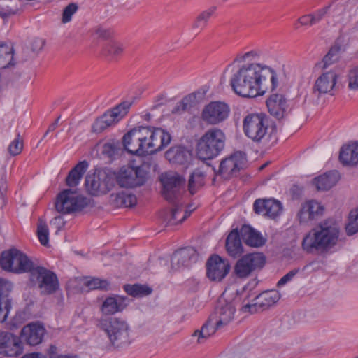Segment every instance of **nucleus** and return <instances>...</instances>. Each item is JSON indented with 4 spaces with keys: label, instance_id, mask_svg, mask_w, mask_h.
I'll return each mask as SVG.
<instances>
[{
    "label": "nucleus",
    "instance_id": "nucleus-1",
    "mask_svg": "<svg viewBox=\"0 0 358 358\" xmlns=\"http://www.w3.org/2000/svg\"><path fill=\"white\" fill-rule=\"evenodd\" d=\"M230 85L238 96L253 98L278 85L277 74L271 67L251 62L241 65L231 76Z\"/></svg>",
    "mask_w": 358,
    "mask_h": 358
},
{
    "label": "nucleus",
    "instance_id": "nucleus-2",
    "mask_svg": "<svg viewBox=\"0 0 358 358\" xmlns=\"http://www.w3.org/2000/svg\"><path fill=\"white\" fill-rule=\"evenodd\" d=\"M163 195L172 204L169 211H164L162 215L166 226L182 223L190 215L185 209L182 194L184 192L185 180L176 173H167L162 178Z\"/></svg>",
    "mask_w": 358,
    "mask_h": 358
},
{
    "label": "nucleus",
    "instance_id": "nucleus-3",
    "mask_svg": "<svg viewBox=\"0 0 358 358\" xmlns=\"http://www.w3.org/2000/svg\"><path fill=\"white\" fill-rule=\"evenodd\" d=\"M339 234V228L334 222H321L303 237L302 248L308 253L327 252L337 244Z\"/></svg>",
    "mask_w": 358,
    "mask_h": 358
},
{
    "label": "nucleus",
    "instance_id": "nucleus-4",
    "mask_svg": "<svg viewBox=\"0 0 358 358\" xmlns=\"http://www.w3.org/2000/svg\"><path fill=\"white\" fill-rule=\"evenodd\" d=\"M96 327L106 334L113 346L122 347L130 343L129 327L127 322L121 318L101 316L96 321Z\"/></svg>",
    "mask_w": 358,
    "mask_h": 358
},
{
    "label": "nucleus",
    "instance_id": "nucleus-5",
    "mask_svg": "<svg viewBox=\"0 0 358 358\" xmlns=\"http://www.w3.org/2000/svg\"><path fill=\"white\" fill-rule=\"evenodd\" d=\"M225 135L217 128L208 129L199 140L196 145V154L203 159H211L217 156L224 149Z\"/></svg>",
    "mask_w": 358,
    "mask_h": 358
},
{
    "label": "nucleus",
    "instance_id": "nucleus-6",
    "mask_svg": "<svg viewBox=\"0 0 358 358\" xmlns=\"http://www.w3.org/2000/svg\"><path fill=\"white\" fill-rule=\"evenodd\" d=\"M245 135L255 143H262L269 139L271 129L268 117L263 113L247 115L243 121Z\"/></svg>",
    "mask_w": 358,
    "mask_h": 358
},
{
    "label": "nucleus",
    "instance_id": "nucleus-7",
    "mask_svg": "<svg viewBox=\"0 0 358 358\" xmlns=\"http://www.w3.org/2000/svg\"><path fill=\"white\" fill-rule=\"evenodd\" d=\"M29 273L30 282L39 289L41 295H51L59 289L58 278L53 271L34 264Z\"/></svg>",
    "mask_w": 358,
    "mask_h": 358
},
{
    "label": "nucleus",
    "instance_id": "nucleus-8",
    "mask_svg": "<svg viewBox=\"0 0 358 358\" xmlns=\"http://www.w3.org/2000/svg\"><path fill=\"white\" fill-rule=\"evenodd\" d=\"M34 262L23 252L15 248L3 251L0 259L2 269L15 273H29Z\"/></svg>",
    "mask_w": 358,
    "mask_h": 358
},
{
    "label": "nucleus",
    "instance_id": "nucleus-9",
    "mask_svg": "<svg viewBox=\"0 0 358 358\" xmlns=\"http://www.w3.org/2000/svg\"><path fill=\"white\" fill-rule=\"evenodd\" d=\"M148 169L149 167L146 164H142L137 167L123 166L115 177V181L121 187H140L144 185L148 179Z\"/></svg>",
    "mask_w": 358,
    "mask_h": 358
},
{
    "label": "nucleus",
    "instance_id": "nucleus-10",
    "mask_svg": "<svg viewBox=\"0 0 358 358\" xmlns=\"http://www.w3.org/2000/svg\"><path fill=\"white\" fill-rule=\"evenodd\" d=\"M115 175L103 169H96L85 178L87 190L94 196L107 194L115 186Z\"/></svg>",
    "mask_w": 358,
    "mask_h": 358
},
{
    "label": "nucleus",
    "instance_id": "nucleus-11",
    "mask_svg": "<svg viewBox=\"0 0 358 358\" xmlns=\"http://www.w3.org/2000/svg\"><path fill=\"white\" fill-rule=\"evenodd\" d=\"M266 264V257L262 252H252L242 256L236 263L234 272L238 278H246L261 270Z\"/></svg>",
    "mask_w": 358,
    "mask_h": 358
},
{
    "label": "nucleus",
    "instance_id": "nucleus-12",
    "mask_svg": "<svg viewBox=\"0 0 358 358\" xmlns=\"http://www.w3.org/2000/svg\"><path fill=\"white\" fill-rule=\"evenodd\" d=\"M89 202L86 197L77 194L71 189H65L58 194L55 208L59 213L68 214L83 210L88 206Z\"/></svg>",
    "mask_w": 358,
    "mask_h": 358
},
{
    "label": "nucleus",
    "instance_id": "nucleus-13",
    "mask_svg": "<svg viewBox=\"0 0 358 358\" xmlns=\"http://www.w3.org/2000/svg\"><path fill=\"white\" fill-rule=\"evenodd\" d=\"M236 308L234 302L227 300L222 294L217 300L213 313L210 315V321H215L217 329L229 325L234 321Z\"/></svg>",
    "mask_w": 358,
    "mask_h": 358
},
{
    "label": "nucleus",
    "instance_id": "nucleus-14",
    "mask_svg": "<svg viewBox=\"0 0 358 358\" xmlns=\"http://www.w3.org/2000/svg\"><path fill=\"white\" fill-rule=\"evenodd\" d=\"M229 106L222 101H212L202 110V120L210 124H217L224 121L229 115Z\"/></svg>",
    "mask_w": 358,
    "mask_h": 358
},
{
    "label": "nucleus",
    "instance_id": "nucleus-15",
    "mask_svg": "<svg viewBox=\"0 0 358 358\" xmlns=\"http://www.w3.org/2000/svg\"><path fill=\"white\" fill-rule=\"evenodd\" d=\"M145 127L134 128L124 135L122 143L124 149L131 154L145 156L141 141L146 138Z\"/></svg>",
    "mask_w": 358,
    "mask_h": 358
},
{
    "label": "nucleus",
    "instance_id": "nucleus-16",
    "mask_svg": "<svg viewBox=\"0 0 358 358\" xmlns=\"http://www.w3.org/2000/svg\"><path fill=\"white\" fill-rule=\"evenodd\" d=\"M245 164V155L241 152H234L221 161L217 174L224 179H228L236 176Z\"/></svg>",
    "mask_w": 358,
    "mask_h": 358
},
{
    "label": "nucleus",
    "instance_id": "nucleus-17",
    "mask_svg": "<svg viewBox=\"0 0 358 358\" xmlns=\"http://www.w3.org/2000/svg\"><path fill=\"white\" fill-rule=\"evenodd\" d=\"M206 274L213 281H221L230 270L229 264L220 256L214 255L206 262Z\"/></svg>",
    "mask_w": 358,
    "mask_h": 358
},
{
    "label": "nucleus",
    "instance_id": "nucleus-18",
    "mask_svg": "<svg viewBox=\"0 0 358 358\" xmlns=\"http://www.w3.org/2000/svg\"><path fill=\"white\" fill-rule=\"evenodd\" d=\"M23 349L18 337L10 332H0V355L7 357H17L22 353Z\"/></svg>",
    "mask_w": 358,
    "mask_h": 358
},
{
    "label": "nucleus",
    "instance_id": "nucleus-19",
    "mask_svg": "<svg viewBox=\"0 0 358 358\" xmlns=\"http://www.w3.org/2000/svg\"><path fill=\"white\" fill-rule=\"evenodd\" d=\"M280 298V294L276 290L265 291L257 296L252 304L245 305L244 308L248 309L250 313L264 310L276 303Z\"/></svg>",
    "mask_w": 358,
    "mask_h": 358
},
{
    "label": "nucleus",
    "instance_id": "nucleus-20",
    "mask_svg": "<svg viewBox=\"0 0 358 358\" xmlns=\"http://www.w3.org/2000/svg\"><path fill=\"white\" fill-rule=\"evenodd\" d=\"M147 136L151 138L148 148L153 150V154L162 150L167 146L171 140L169 133L161 128H151L145 127Z\"/></svg>",
    "mask_w": 358,
    "mask_h": 358
},
{
    "label": "nucleus",
    "instance_id": "nucleus-21",
    "mask_svg": "<svg viewBox=\"0 0 358 358\" xmlns=\"http://www.w3.org/2000/svg\"><path fill=\"white\" fill-rule=\"evenodd\" d=\"M198 255L193 248H185L176 251L171 257V268L177 271L189 266L197 260Z\"/></svg>",
    "mask_w": 358,
    "mask_h": 358
},
{
    "label": "nucleus",
    "instance_id": "nucleus-22",
    "mask_svg": "<svg viewBox=\"0 0 358 358\" xmlns=\"http://www.w3.org/2000/svg\"><path fill=\"white\" fill-rule=\"evenodd\" d=\"M338 76L334 71L323 73L315 81L312 95L317 99L320 94H327L333 90L336 83Z\"/></svg>",
    "mask_w": 358,
    "mask_h": 358
},
{
    "label": "nucleus",
    "instance_id": "nucleus-23",
    "mask_svg": "<svg viewBox=\"0 0 358 358\" xmlns=\"http://www.w3.org/2000/svg\"><path fill=\"white\" fill-rule=\"evenodd\" d=\"M45 329L43 325L38 323H31L24 326L21 331V339L27 345L35 346L40 344Z\"/></svg>",
    "mask_w": 358,
    "mask_h": 358
},
{
    "label": "nucleus",
    "instance_id": "nucleus-24",
    "mask_svg": "<svg viewBox=\"0 0 358 358\" xmlns=\"http://www.w3.org/2000/svg\"><path fill=\"white\" fill-rule=\"evenodd\" d=\"M266 106L270 114L279 120L285 117L290 112L289 104L282 94L271 95L266 100Z\"/></svg>",
    "mask_w": 358,
    "mask_h": 358
},
{
    "label": "nucleus",
    "instance_id": "nucleus-25",
    "mask_svg": "<svg viewBox=\"0 0 358 358\" xmlns=\"http://www.w3.org/2000/svg\"><path fill=\"white\" fill-rule=\"evenodd\" d=\"M253 209L257 214L274 218L280 213L282 206L275 199H258L254 202Z\"/></svg>",
    "mask_w": 358,
    "mask_h": 358
},
{
    "label": "nucleus",
    "instance_id": "nucleus-26",
    "mask_svg": "<svg viewBox=\"0 0 358 358\" xmlns=\"http://www.w3.org/2000/svg\"><path fill=\"white\" fill-rule=\"evenodd\" d=\"M323 207L315 201H310L303 203L297 214L300 222H308L321 215Z\"/></svg>",
    "mask_w": 358,
    "mask_h": 358
},
{
    "label": "nucleus",
    "instance_id": "nucleus-27",
    "mask_svg": "<svg viewBox=\"0 0 358 358\" xmlns=\"http://www.w3.org/2000/svg\"><path fill=\"white\" fill-rule=\"evenodd\" d=\"M239 233L244 243L249 246L259 248L266 243V239L261 233L249 225H243Z\"/></svg>",
    "mask_w": 358,
    "mask_h": 358
},
{
    "label": "nucleus",
    "instance_id": "nucleus-28",
    "mask_svg": "<svg viewBox=\"0 0 358 358\" xmlns=\"http://www.w3.org/2000/svg\"><path fill=\"white\" fill-rule=\"evenodd\" d=\"M131 106V102L124 101L114 107L111 110L106 111L101 117L107 124V126L111 127L112 125L118 122L123 118L128 113L129 109Z\"/></svg>",
    "mask_w": 358,
    "mask_h": 358
},
{
    "label": "nucleus",
    "instance_id": "nucleus-29",
    "mask_svg": "<svg viewBox=\"0 0 358 358\" xmlns=\"http://www.w3.org/2000/svg\"><path fill=\"white\" fill-rule=\"evenodd\" d=\"M77 285L80 287V292H90L91 290L99 289L107 291L110 289V282L106 280L99 278L85 277L76 280Z\"/></svg>",
    "mask_w": 358,
    "mask_h": 358
},
{
    "label": "nucleus",
    "instance_id": "nucleus-30",
    "mask_svg": "<svg viewBox=\"0 0 358 358\" xmlns=\"http://www.w3.org/2000/svg\"><path fill=\"white\" fill-rule=\"evenodd\" d=\"M241 236L238 229H233L227 237L225 247L228 255L231 257H238L244 252Z\"/></svg>",
    "mask_w": 358,
    "mask_h": 358
},
{
    "label": "nucleus",
    "instance_id": "nucleus-31",
    "mask_svg": "<svg viewBox=\"0 0 358 358\" xmlns=\"http://www.w3.org/2000/svg\"><path fill=\"white\" fill-rule=\"evenodd\" d=\"M126 306L124 298L119 296H110L103 302L101 311L103 315V316H108L122 311Z\"/></svg>",
    "mask_w": 358,
    "mask_h": 358
},
{
    "label": "nucleus",
    "instance_id": "nucleus-32",
    "mask_svg": "<svg viewBox=\"0 0 358 358\" xmlns=\"http://www.w3.org/2000/svg\"><path fill=\"white\" fill-rule=\"evenodd\" d=\"M339 159L343 165H357L358 164V143L342 147L340 151Z\"/></svg>",
    "mask_w": 358,
    "mask_h": 358
},
{
    "label": "nucleus",
    "instance_id": "nucleus-33",
    "mask_svg": "<svg viewBox=\"0 0 358 358\" xmlns=\"http://www.w3.org/2000/svg\"><path fill=\"white\" fill-rule=\"evenodd\" d=\"M338 178V173L331 171L315 178L313 183L318 191H327L336 184Z\"/></svg>",
    "mask_w": 358,
    "mask_h": 358
},
{
    "label": "nucleus",
    "instance_id": "nucleus-34",
    "mask_svg": "<svg viewBox=\"0 0 358 358\" xmlns=\"http://www.w3.org/2000/svg\"><path fill=\"white\" fill-rule=\"evenodd\" d=\"M189 156V151L182 145L173 146L165 153L166 159L173 164H183Z\"/></svg>",
    "mask_w": 358,
    "mask_h": 358
},
{
    "label": "nucleus",
    "instance_id": "nucleus-35",
    "mask_svg": "<svg viewBox=\"0 0 358 358\" xmlns=\"http://www.w3.org/2000/svg\"><path fill=\"white\" fill-rule=\"evenodd\" d=\"M88 163L84 160L78 163L69 173L66 183L69 187L77 186L88 168Z\"/></svg>",
    "mask_w": 358,
    "mask_h": 358
},
{
    "label": "nucleus",
    "instance_id": "nucleus-36",
    "mask_svg": "<svg viewBox=\"0 0 358 358\" xmlns=\"http://www.w3.org/2000/svg\"><path fill=\"white\" fill-rule=\"evenodd\" d=\"M341 50V46L340 45L335 44L332 45L328 52L324 55L322 60L317 64V66L324 69L333 64L336 63L340 59Z\"/></svg>",
    "mask_w": 358,
    "mask_h": 358
},
{
    "label": "nucleus",
    "instance_id": "nucleus-37",
    "mask_svg": "<svg viewBox=\"0 0 358 358\" xmlns=\"http://www.w3.org/2000/svg\"><path fill=\"white\" fill-rule=\"evenodd\" d=\"M124 48L117 42H110L103 48L102 55L109 60L117 59L123 52Z\"/></svg>",
    "mask_w": 358,
    "mask_h": 358
},
{
    "label": "nucleus",
    "instance_id": "nucleus-38",
    "mask_svg": "<svg viewBox=\"0 0 358 358\" xmlns=\"http://www.w3.org/2000/svg\"><path fill=\"white\" fill-rule=\"evenodd\" d=\"M215 321H210V317L208 321L202 326L201 330H196L194 332L193 336H198V343H202L211 335L214 334L217 330L214 325Z\"/></svg>",
    "mask_w": 358,
    "mask_h": 358
},
{
    "label": "nucleus",
    "instance_id": "nucleus-39",
    "mask_svg": "<svg viewBox=\"0 0 358 358\" xmlns=\"http://www.w3.org/2000/svg\"><path fill=\"white\" fill-rule=\"evenodd\" d=\"M124 291L134 297H142L148 296L152 293V289L147 286L138 284L133 285H125L124 286Z\"/></svg>",
    "mask_w": 358,
    "mask_h": 358
},
{
    "label": "nucleus",
    "instance_id": "nucleus-40",
    "mask_svg": "<svg viewBox=\"0 0 358 358\" xmlns=\"http://www.w3.org/2000/svg\"><path fill=\"white\" fill-rule=\"evenodd\" d=\"M13 48L6 44H0V69H5L13 65Z\"/></svg>",
    "mask_w": 358,
    "mask_h": 358
},
{
    "label": "nucleus",
    "instance_id": "nucleus-41",
    "mask_svg": "<svg viewBox=\"0 0 358 358\" xmlns=\"http://www.w3.org/2000/svg\"><path fill=\"white\" fill-rule=\"evenodd\" d=\"M205 176L203 173L196 169L190 176L189 179L188 188L191 194H194L197 189L204 185Z\"/></svg>",
    "mask_w": 358,
    "mask_h": 358
},
{
    "label": "nucleus",
    "instance_id": "nucleus-42",
    "mask_svg": "<svg viewBox=\"0 0 358 358\" xmlns=\"http://www.w3.org/2000/svg\"><path fill=\"white\" fill-rule=\"evenodd\" d=\"M195 99L196 96L192 94L185 96L173 108L172 113L174 114H180L187 110H189L192 107Z\"/></svg>",
    "mask_w": 358,
    "mask_h": 358
},
{
    "label": "nucleus",
    "instance_id": "nucleus-43",
    "mask_svg": "<svg viewBox=\"0 0 358 358\" xmlns=\"http://www.w3.org/2000/svg\"><path fill=\"white\" fill-rule=\"evenodd\" d=\"M37 236L41 245L47 246L49 243V229L46 222L41 218L37 224Z\"/></svg>",
    "mask_w": 358,
    "mask_h": 358
},
{
    "label": "nucleus",
    "instance_id": "nucleus-44",
    "mask_svg": "<svg viewBox=\"0 0 358 358\" xmlns=\"http://www.w3.org/2000/svg\"><path fill=\"white\" fill-rule=\"evenodd\" d=\"M213 11L214 9L210 8L200 13L193 24L192 27L196 30L203 29L206 26L207 22L211 17Z\"/></svg>",
    "mask_w": 358,
    "mask_h": 358
},
{
    "label": "nucleus",
    "instance_id": "nucleus-45",
    "mask_svg": "<svg viewBox=\"0 0 358 358\" xmlns=\"http://www.w3.org/2000/svg\"><path fill=\"white\" fill-rule=\"evenodd\" d=\"M346 232L348 235H353L358 232V208L351 210L349 215V222L347 224Z\"/></svg>",
    "mask_w": 358,
    "mask_h": 358
},
{
    "label": "nucleus",
    "instance_id": "nucleus-46",
    "mask_svg": "<svg viewBox=\"0 0 358 358\" xmlns=\"http://www.w3.org/2000/svg\"><path fill=\"white\" fill-rule=\"evenodd\" d=\"M116 201L124 207H132L136 203V197L131 194H118L116 196Z\"/></svg>",
    "mask_w": 358,
    "mask_h": 358
},
{
    "label": "nucleus",
    "instance_id": "nucleus-47",
    "mask_svg": "<svg viewBox=\"0 0 358 358\" xmlns=\"http://www.w3.org/2000/svg\"><path fill=\"white\" fill-rule=\"evenodd\" d=\"M12 289V285L8 280L0 278V299L12 302L10 294Z\"/></svg>",
    "mask_w": 358,
    "mask_h": 358
},
{
    "label": "nucleus",
    "instance_id": "nucleus-48",
    "mask_svg": "<svg viewBox=\"0 0 358 358\" xmlns=\"http://www.w3.org/2000/svg\"><path fill=\"white\" fill-rule=\"evenodd\" d=\"M348 81V87L350 90H358V66H355L349 70Z\"/></svg>",
    "mask_w": 358,
    "mask_h": 358
},
{
    "label": "nucleus",
    "instance_id": "nucleus-49",
    "mask_svg": "<svg viewBox=\"0 0 358 358\" xmlns=\"http://www.w3.org/2000/svg\"><path fill=\"white\" fill-rule=\"evenodd\" d=\"M78 6L76 3H71L67 5L62 13V22L67 23L71 20L72 15L76 13Z\"/></svg>",
    "mask_w": 358,
    "mask_h": 358
},
{
    "label": "nucleus",
    "instance_id": "nucleus-50",
    "mask_svg": "<svg viewBox=\"0 0 358 358\" xmlns=\"http://www.w3.org/2000/svg\"><path fill=\"white\" fill-rule=\"evenodd\" d=\"M23 148L22 140H20V135L14 139L8 146V150L10 155L16 156L19 155Z\"/></svg>",
    "mask_w": 358,
    "mask_h": 358
},
{
    "label": "nucleus",
    "instance_id": "nucleus-51",
    "mask_svg": "<svg viewBox=\"0 0 358 358\" xmlns=\"http://www.w3.org/2000/svg\"><path fill=\"white\" fill-rule=\"evenodd\" d=\"M12 308V302L1 301L0 299V323L4 322Z\"/></svg>",
    "mask_w": 358,
    "mask_h": 358
},
{
    "label": "nucleus",
    "instance_id": "nucleus-52",
    "mask_svg": "<svg viewBox=\"0 0 358 358\" xmlns=\"http://www.w3.org/2000/svg\"><path fill=\"white\" fill-rule=\"evenodd\" d=\"M101 152L103 155L111 158L117 152V147L113 142H107L103 145Z\"/></svg>",
    "mask_w": 358,
    "mask_h": 358
},
{
    "label": "nucleus",
    "instance_id": "nucleus-53",
    "mask_svg": "<svg viewBox=\"0 0 358 358\" xmlns=\"http://www.w3.org/2000/svg\"><path fill=\"white\" fill-rule=\"evenodd\" d=\"M299 269L296 268L289 271L286 275L280 279L277 283L278 287H281L291 281L293 278L299 273Z\"/></svg>",
    "mask_w": 358,
    "mask_h": 358
},
{
    "label": "nucleus",
    "instance_id": "nucleus-54",
    "mask_svg": "<svg viewBox=\"0 0 358 358\" xmlns=\"http://www.w3.org/2000/svg\"><path fill=\"white\" fill-rule=\"evenodd\" d=\"M108 128L107 124L103 121V120L99 117L96 120L92 127V130L95 133H101L105 129Z\"/></svg>",
    "mask_w": 358,
    "mask_h": 358
},
{
    "label": "nucleus",
    "instance_id": "nucleus-55",
    "mask_svg": "<svg viewBox=\"0 0 358 358\" xmlns=\"http://www.w3.org/2000/svg\"><path fill=\"white\" fill-rule=\"evenodd\" d=\"M329 8V6H326L324 8H322L317 10L314 13L310 14L312 15L314 24L318 23L319 22H320L322 20V19L327 14Z\"/></svg>",
    "mask_w": 358,
    "mask_h": 358
},
{
    "label": "nucleus",
    "instance_id": "nucleus-56",
    "mask_svg": "<svg viewBox=\"0 0 358 358\" xmlns=\"http://www.w3.org/2000/svg\"><path fill=\"white\" fill-rule=\"evenodd\" d=\"M45 45V41L42 38H35L31 43V50L34 52L41 51Z\"/></svg>",
    "mask_w": 358,
    "mask_h": 358
},
{
    "label": "nucleus",
    "instance_id": "nucleus-57",
    "mask_svg": "<svg viewBox=\"0 0 358 358\" xmlns=\"http://www.w3.org/2000/svg\"><path fill=\"white\" fill-rule=\"evenodd\" d=\"M298 22L302 26H313L314 25V22L313 21V17L310 14L304 15L300 17L298 20Z\"/></svg>",
    "mask_w": 358,
    "mask_h": 358
},
{
    "label": "nucleus",
    "instance_id": "nucleus-58",
    "mask_svg": "<svg viewBox=\"0 0 358 358\" xmlns=\"http://www.w3.org/2000/svg\"><path fill=\"white\" fill-rule=\"evenodd\" d=\"M150 139L151 138L147 136L144 140L141 141L142 145L143 146V149L145 151V155L153 154V150H151V148H148V144L150 142Z\"/></svg>",
    "mask_w": 358,
    "mask_h": 358
},
{
    "label": "nucleus",
    "instance_id": "nucleus-59",
    "mask_svg": "<svg viewBox=\"0 0 358 358\" xmlns=\"http://www.w3.org/2000/svg\"><path fill=\"white\" fill-rule=\"evenodd\" d=\"M48 355L49 358H60L61 355H58L57 348L53 345H51L48 348Z\"/></svg>",
    "mask_w": 358,
    "mask_h": 358
},
{
    "label": "nucleus",
    "instance_id": "nucleus-60",
    "mask_svg": "<svg viewBox=\"0 0 358 358\" xmlns=\"http://www.w3.org/2000/svg\"><path fill=\"white\" fill-rule=\"evenodd\" d=\"M96 34H97V36L99 37L103 38H106L109 36L108 31H107L104 29H102V28L97 29L96 31Z\"/></svg>",
    "mask_w": 358,
    "mask_h": 358
},
{
    "label": "nucleus",
    "instance_id": "nucleus-61",
    "mask_svg": "<svg viewBox=\"0 0 358 358\" xmlns=\"http://www.w3.org/2000/svg\"><path fill=\"white\" fill-rule=\"evenodd\" d=\"M60 119V116H59L56 120L55 121L52 123L49 127H48V129L47 130V131L45 132V136L48 134V132H51V131H55L57 127H58V123H59V120Z\"/></svg>",
    "mask_w": 358,
    "mask_h": 358
},
{
    "label": "nucleus",
    "instance_id": "nucleus-62",
    "mask_svg": "<svg viewBox=\"0 0 358 358\" xmlns=\"http://www.w3.org/2000/svg\"><path fill=\"white\" fill-rule=\"evenodd\" d=\"M50 223L58 226V230L60 229V225H64L62 217L61 216L55 217Z\"/></svg>",
    "mask_w": 358,
    "mask_h": 358
},
{
    "label": "nucleus",
    "instance_id": "nucleus-63",
    "mask_svg": "<svg viewBox=\"0 0 358 358\" xmlns=\"http://www.w3.org/2000/svg\"><path fill=\"white\" fill-rule=\"evenodd\" d=\"M21 358H41V354L38 352L28 353L23 355Z\"/></svg>",
    "mask_w": 358,
    "mask_h": 358
},
{
    "label": "nucleus",
    "instance_id": "nucleus-64",
    "mask_svg": "<svg viewBox=\"0 0 358 358\" xmlns=\"http://www.w3.org/2000/svg\"><path fill=\"white\" fill-rule=\"evenodd\" d=\"M257 54L254 52H248L245 53L241 58V60H245L248 57L250 56H256Z\"/></svg>",
    "mask_w": 358,
    "mask_h": 358
}]
</instances>
